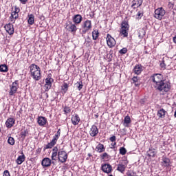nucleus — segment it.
I'll return each mask as SVG.
<instances>
[{"mask_svg":"<svg viewBox=\"0 0 176 176\" xmlns=\"http://www.w3.org/2000/svg\"><path fill=\"white\" fill-rule=\"evenodd\" d=\"M150 80L153 82V86L155 90L160 92L167 93L170 91L171 86L170 82L166 81L161 74H154L150 77Z\"/></svg>","mask_w":176,"mask_h":176,"instance_id":"f257e3e1","label":"nucleus"},{"mask_svg":"<svg viewBox=\"0 0 176 176\" xmlns=\"http://www.w3.org/2000/svg\"><path fill=\"white\" fill-rule=\"evenodd\" d=\"M30 73L34 80L38 81L42 79V74L41 73V67L33 63L29 66Z\"/></svg>","mask_w":176,"mask_h":176,"instance_id":"f03ea898","label":"nucleus"},{"mask_svg":"<svg viewBox=\"0 0 176 176\" xmlns=\"http://www.w3.org/2000/svg\"><path fill=\"white\" fill-rule=\"evenodd\" d=\"M60 134H61V129H58L56 133L53 137V139L52 140V141L44 146L43 151H45L46 149H52V148H53L54 145L57 144V140L60 138Z\"/></svg>","mask_w":176,"mask_h":176,"instance_id":"7ed1b4c3","label":"nucleus"},{"mask_svg":"<svg viewBox=\"0 0 176 176\" xmlns=\"http://www.w3.org/2000/svg\"><path fill=\"white\" fill-rule=\"evenodd\" d=\"M82 30V34L85 35L87 31H90L91 30V21L87 20L84 21L81 25Z\"/></svg>","mask_w":176,"mask_h":176,"instance_id":"20e7f679","label":"nucleus"},{"mask_svg":"<svg viewBox=\"0 0 176 176\" xmlns=\"http://www.w3.org/2000/svg\"><path fill=\"white\" fill-rule=\"evenodd\" d=\"M19 89V80H16L10 86L9 96H14L17 93Z\"/></svg>","mask_w":176,"mask_h":176,"instance_id":"39448f33","label":"nucleus"},{"mask_svg":"<svg viewBox=\"0 0 176 176\" xmlns=\"http://www.w3.org/2000/svg\"><path fill=\"white\" fill-rule=\"evenodd\" d=\"M166 14V10H164L163 8H158L155 10L154 17L157 20H162L163 16Z\"/></svg>","mask_w":176,"mask_h":176,"instance_id":"423d86ee","label":"nucleus"},{"mask_svg":"<svg viewBox=\"0 0 176 176\" xmlns=\"http://www.w3.org/2000/svg\"><path fill=\"white\" fill-rule=\"evenodd\" d=\"M58 159L60 163H65L68 159V154L64 151L59 150L58 152Z\"/></svg>","mask_w":176,"mask_h":176,"instance_id":"0eeeda50","label":"nucleus"},{"mask_svg":"<svg viewBox=\"0 0 176 176\" xmlns=\"http://www.w3.org/2000/svg\"><path fill=\"white\" fill-rule=\"evenodd\" d=\"M106 41L107 46H109L110 49H112V47H115V45H116V41L109 34H107Z\"/></svg>","mask_w":176,"mask_h":176,"instance_id":"6e6552de","label":"nucleus"},{"mask_svg":"<svg viewBox=\"0 0 176 176\" xmlns=\"http://www.w3.org/2000/svg\"><path fill=\"white\" fill-rule=\"evenodd\" d=\"M53 82H54V80L52 78H47L45 79V84L44 85L45 93H47V91L52 89Z\"/></svg>","mask_w":176,"mask_h":176,"instance_id":"1a4fd4ad","label":"nucleus"},{"mask_svg":"<svg viewBox=\"0 0 176 176\" xmlns=\"http://www.w3.org/2000/svg\"><path fill=\"white\" fill-rule=\"evenodd\" d=\"M69 24L66 25V28L69 31V32H71V34H76V31H78V28H76V24L72 23V22L69 21Z\"/></svg>","mask_w":176,"mask_h":176,"instance_id":"9d476101","label":"nucleus"},{"mask_svg":"<svg viewBox=\"0 0 176 176\" xmlns=\"http://www.w3.org/2000/svg\"><path fill=\"white\" fill-rule=\"evenodd\" d=\"M101 170L106 174H111L112 173V166L109 164H102Z\"/></svg>","mask_w":176,"mask_h":176,"instance_id":"9b49d317","label":"nucleus"},{"mask_svg":"<svg viewBox=\"0 0 176 176\" xmlns=\"http://www.w3.org/2000/svg\"><path fill=\"white\" fill-rule=\"evenodd\" d=\"M52 164H54V162H52V160L49 157L43 158L41 162V166H43V168L45 167H50Z\"/></svg>","mask_w":176,"mask_h":176,"instance_id":"f8f14e48","label":"nucleus"},{"mask_svg":"<svg viewBox=\"0 0 176 176\" xmlns=\"http://www.w3.org/2000/svg\"><path fill=\"white\" fill-rule=\"evenodd\" d=\"M170 162V160L168 157L163 155L162 157L161 166L162 167H170V164H171Z\"/></svg>","mask_w":176,"mask_h":176,"instance_id":"ddd939ff","label":"nucleus"},{"mask_svg":"<svg viewBox=\"0 0 176 176\" xmlns=\"http://www.w3.org/2000/svg\"><path fill=\"white\" fill-rule=\"evenodd\" d=\"M16 124V119L13 118H8L6 121V126L7 129H12Z\"/></svg>","mask_w":176,"mask_h":176,"instance_id":"4468645a","label":"nucleus"},{"mask_svg":"<svg viewBox=\"0 0 176 176\" xmlns=\"http://www.w3.org/2000/svg\"><path fill=\"white\" fill-rule=\"evenodd\" d=\"M4 28L9 35H13V34H14V28L13 27V24L8 23L4 26Z\"/></svg>","mask_w":176,"mask_h":176,"instance_id":"2eb2a0df","label":"nucleus"},{"mask_svg":"<svg viewBox=\"0 0 176 176\" xmlns=\"http://www.w3.org/2000/svg\"><path fill=\"white\" fill-rule=\"evenodd\" d=\"M72 20H73V23H74V24L78 25V24H80V23H82V21L83 20V17H82V15L78 14L74 15L72 17Z\"/></svg>","mask_w":176,"mask_h":176,"instance_id":"dca6fc26","label":"nucleus"},{"mask_svg":"<svg viewBox=\"0 0 176 176\" xmlns=\"http://www.w3.org/2000/svg\"><path fill=\"white\" fill-rule=\"evenodd\" d=\"M79 122H80L79 115L74 114L72 116V123L74 124V126H78V124H79Z\"/></svg>","mask_w":176,"mask_h":176,"instance_id":"f3484780","label":"nucleus"},{"mask_svg":"<svg viewBox=\"0 0 176 176\" xmlns=\"http://www.w3.org/2000/svg\"><path fill=\"white\" fill-rule=\"evenodd\" d=\"M89 134L91 137H96L97 134H98V128L95 124L91 126V128L89 131Z\"/></svg>","mask_w":176,"mask_h":176,"instance_id":"a211bd4d","label":"nucleus"},{"mask_svg":"<svg viewBox=\"0 0 176 176\" xmlns=\"http://www.w3.org/2000/svg\"><path fill=\"white\" fill-rule=\"evenodd\" d=\"M37 123L38 126H45V124L47 123V119H46V118L43 116H39L37 118Z\"/></svg>","mask_w":176,"mask_h":176,"instance_id":"6ab92c4d","label":"nucleus"},{"mask_svg":"<svg viewBox=\"0 0 176 176\" xmlns=\"http://www.w3.org/2000/svg\"><path fill=\"white\" fill-rule=\"evenodd\" d=\"M126 166H127V162H124V163L122 162L118 164V168H117L118 171H120V173H124Z\"/></svg>","mask_w":176,"mask_h":176,"instance_id":"aec40b11","label":"nucleus"},{"mask_svg":"<svg viewBox=\"0 0 176 176\" xmlns=\"http://www.w3.org/2000/svg\"><path fill=\"white\" fill-rule=\"evenodd\" d=\"M142 71V65H136L133 68V72L135 74V75H140Z\"/></svg>","mask_w":176,"mask_h":176,"instance_id":"412c9836","label":"nucleus"},{"mask_svg":"<svg viewBox=\"0 0 176 176\" xmlns=\"http://www.w3.org/2000/svg\"><path fill=\"white\" fill-rule=\"evenodd\" d=\"M142 2L143 0H133L131 8H133V9H135V6H137V8H140V6L142 5Z\"/></svg>","mask_w":176,"mask_h":176,"instance_id":"4be33fe9","label":"nucleus"},{"mask_svg":"<svg viewBox=\"0 0 176 176\" xmlns=\"http://www.w3.org/2000/svg\"><path fill=\"white\" fill-rule=\"evenodd\" d=\"M96 152H99V153H102V152H105V147L104 146V144L99 143L96 146Z\"/></svg>","mask_w":176,"mask_h":176,"instance_id":"5701e85b","label":"nucleus"},{"mask_svg":"<svg viewBox=\"0 0 176 176\" xmlns=\"http://www.w3.org/2000/svg\"><path fill=\"white\" fill-rule=\"evenodd\" d=\"M27 136H28V129H24L20 133V137L22 141H24V140H25V137Z\"/></svg>","mask_w":176,"mask_h":176,"instance_id":"b1692460","label":"nucleus"},{"mask_svg":"<svg viewBox=\"0 0 176 176\" xmlns=\"http://www.w3.org/2000/svg\"><path fill=\"white\" fill-rule=\"evenodd\" d=\"M146 153L148 157H155V156H156V153H157L155 148H149Z\"/></svg>","mask_w":176,"mask_h":176,"instance_id":"393cba45","label":"nucleus"},{"mask_svg":"<svg viewBox=\"0 0 176 176\" xmlns=\"http://www.w3.org/2000/svg\"><path fill=\"white\" fill-rule=\"evenodd\" d=\"M25 161V155H24L23 153H22V155H19L16 160L17 164H22L23 162Z\"/></svg>","mask_w":176,"mask_h":176,"instance_id":"a878e982","label":"nucleus"},{"mask_svg":"<svg viewBox=\"0 0 176 176\" xmlns=\"http://www.w3.org/2000/svg\"><path fill=\"white\" fill-rule=\"evenodd\" d=\"M166 110L164 109H161L157 111V116H159L161 119H164L166 116Z\"/></svg>","mask_w":176,"mask_h":176,"instance_id":"bb28decb","label":"nucleus"},{"mask_svg":"<svg viewBox=\"0 0 176 176\" xmlns=\"http://www.w3.org/2000/svg\"><path fill=\"white\" fill-rule=\"evenodd\" d=\"M130 123H131V119L130 118V116H125L124 120V126L125 127H129V124H130Z\"/></svg>","mask_w":176,"mask_h":176,"instance_id":"cd10ccee","label":"nucleus"},{"mask_svg":"<svg viewBox=\"0 0 176 176\" xmlns=\"http://www.w3.org/2000/svg\"><path fill=\"white\" fill-rule=\"evenodd\" d=\"M98 36H100V32H98V30H94L92 32V39L94 41H97Z\"/></svg>","mask_w":176,"mask_h":176,"instance_id":"c85d7f7f","label":"nucleus"},{"mask_svg":"<svg viewBox=\"0 0 176 176\" xmlns=\"http://www.w3.org/2000/svg\"><path fill=\"white\" fill-rule=\"evenodd\" d=\"M28 17L29 18L28 20V23L30 25H32V24H34V23L35 21V16H34V14H31L28 15Z\"/></svg>","mask_w":176,"mask_h":176,"instance_id":"c756f323","label":"nucleus"},{"mask_svg":"<svg viewBox=\"0 0 176 176\" xmlns=\"http://www.w3.org/2000/svg\"><path fill=\"white\" fill-rule=\"evenodd\" d=\"M130 28V26L129 25V22L127 21H123L121 24V30H128Z\"/></svg>","mask_w":176,"mask_h":176,"instance_id":"7c9ffc66","label":"nucleus"},{"mask_svg":"<svg viewBox=\"0 0 176 176\" xmlns=\"http://www.w3.org/2000/svg\"><path fill=\"white\" fill-rule=\"evenodd\" d=\"M69 87V85H68L67 82H64L61 86V90L63 91V93H67V91H68Z\"/></svg>","mask_w":176,"mask_h":176,"instance_id":"2f4dec72","label":"nucleus"},{"mask_svg":"<svg viewBox=\"0 0 176 176\" xmlns=\"http://www.w3.org/2000/svg\"><path fill=\"white\" fill-rule=\"evenodd\" d=\"M8 71H9L8 65H0V72H8Z\"/></svg>","mask_w":176,"mask_h":176,"instance_id":"473e14b6","label":"nucleus"},{"mask_svg":"<svg viewBox=\"0 0 176 176\" xmlns=\"http://www.w3.org/2000/svg\"><path fill=\"white\" fill-rule=\"evenodd\" d=\"M127 31L129 30L126 29H120V34L121 35H123L124 38H127V36H129V32Z\"/></svg>","mask_w":176,"mask_h":176,"instance_id":"72a5a7b5","label":"nucleus"},{"mask_svg":"<svg viewBox=\"0 0 176 176\" xmlns=\"http://www.w3.org/2000/svg\"><path fill=\"white\" fill-rule=\"evenodd\" d=\"M18 18H19V14H17V12L13 11L10 17V19H11V21H13L12 19H18Z\"/></svg>","mask_w":176,"mask_h":176,"instance_id":"f704fd0d","label":"nucleus"},{"mask_svg":"<svg viewBox=\"0 0 176 176\" xmlns=\"http://www.w3.org/2000/svg\"><path fill=\"white\" fill-rule=\"evenodd\" d=\"M76 87L79 91H80L81 89H83V82L82 81L77 82L76 83Z\"/></svg>","mask_w":176,"mask_h":176,"instance_id":"c9c22d12","label":"nucleus"},{"mask_svg":"<svg viewBox=\"0 0 176 176\" xmlns=\"http://www.w3.org/2000/svg\"><path fill=\"white\" fill-rule=\"evenodd\" d=\"M14 138H13V137L12 136H10L8 138V143L10 144V145H14Z\"/></svg>","mask_w":176,"mask_h":176,"instance_id":"e433bc0d","label":"nucleus"},{"mask_svg":"<svg viewBox=\"0 0 176 176\" xmlns=\"http://www.w3.org/2000/svg\"><path fill=\"white\" fill-rule=\"evenodd\" d=\"M51 158L52 160H57L58 159V153H52Z\"/></svg>","mask_w":176,"mask_h":176,"instance_id":"4c0bfd02","label":"nucleus"},{"mask_svg":"<svg viewBox=\"0 0 176 176\" xmlns=\"http://www.w3.org/2000/svg\"><path fill=\"white\" fill-rule=\"evenodd\" d=\"M126 153H127V150H126V148L121 147L120 148V154L122 155V156H123V155H126Z\"/></svg>","mask_w":176,"mask_h":176,"instance_id":"58836bf2","label":"nucleus"},{"mask_svg":"<svg viewBox=\"0 0 176 176\" xmlns=\"http://www.w3.org/2000/svg\"><path fill=\"white\" fill-rule=\"evenodd\" d=\"M63 111H64L65 115H67V113H71V108L65 106L63 109Z\"/></svg>","mask_w":176,"mask_h":176,"instance_id":"ea45409f","label":"nucleus"},{"mask_svg":"<svg viewBox=\"0 0 176 176\" xmlns=\"http://www.w3.org/2000/svg\"><path fill=\"white\" fill-rule=\"evenodd\" d=\"M100 158L104 159H109V155L107 153H104L103 154L100 155Z\"/></svg>","mask_w":176,"mask_h":176,"instance_id":"a19ab883","label":"nucleus"},{"mask_svg":"<svg viewBox=\"0 0 176 176\" xmlns=\"http://www.w3.org/2000/svg\"><path fill=\"white\" fill-rule=\"evenodd\" d=\"M120 54H126L127 53V48L124 47L119 51Z\"/></svg>","mask_w":176,"mask_h":176,"instance_id":"79ce46f5","label":"nucleus"},{"mask_svg":"<svg viewBox=\"0 0 176 176\" xmlns=\"http://www.w3.org/2000/svg\"><path fill=\"white\" fill-rule=\"evenodd\" d=\"M126 175H127V176H135V172H133V171L129 170V171L126 173Z\"/></svg>","mask_w":176,"mask_h":176,"instance_id":"37998d69","label":"nucleus"},{"mask_svg":"<svg viewBox=\"0 0 176 176\" xmlns=\"http://www.w3.org/2000/svg\"><path fill=\"white\" fill-rule=\"evenodd\" d=\"M132 80L133 83H138V77L137 76H133L132 78Z\"/></svg>","mask_w":176,"mask_h":176,"instance_id":"c03bdc74","label":"nucleus"},{"mask_svg":"<svg viewBox=\"0 0 176 176\" xmlns=\"http://www.w3.org/2000/svg\"><path fill=\"white\" fill-rule=\"evenodd\" d=\"M161 68L163 69H166V63H164V60H162V63H160Z\"/></svg>","mask_w":176,"mask_h":176,"instance_id":"a18cd8bd","label":"nucleus"},{"mask_svg":"<svg viewBox=\"0 0 176 176\" xmlns=\"http://www.w3.org/2000/svg\"><path fill=\"white\" fill-rule=\"evenodd\" d=\"M85 43H91V38H90V36H87L85 39Z\"/></svg>","mask_w":176,"mask_h":176,"instance_id":"49530a36","label":"nucleus"},{"mask_svg":"<svg viewBox=\"0 0 176 176\" xmlns=\"http://www.w3.org/2000/svg\"><path fill=\"white\" fill-rule=\"evenodd\" d=\"M3 176H10V173H9V170H6L3 172Z\"/></svg>","mask_w":176,"mask_h":176,"instance_id":"de8ad7c7","label":"nucleus"},{"mask_svg":"<svg viewBox=\"0 0 176 176\" xmlns=\"http://www.w3.org/2000/svg\"><path fill=\"white\" fill-rule=\"evenodd\" d=\"M109 140L111 142H115V141H116V136L113 135L110 137Z\"/></svg>","mask_w":176,"mask_h":176,"instance_id":"09e8293b","label":"nucleus"},{"mask_svg":"<svg viewBox=\"0 0 176 176\" xmlns=\"http://www.w3.org/2000/svg\"><path fill=\"white\" fill-rule=\"evenodd\" d=\"M52 153H58V147L54 146L52 149Z\"/></svg>","mask_w":176,"mask_h":176,"instance_id":"8fccbe9b","label":"nucleus"},{"mask_svg":"<svg viewBox=\"0 0 176 176\" xmlns=\"http://www.w3.org/2000/svg\"><path fill=\"white\" fill-rule=\"evenodd\" d=\"M137 16H138V19H141V17H142V16H144V12L139 11L137 14Z\"/></svg>","mask_w":176,"mask_h":176,"instance_id":"3c124183","label":"nucleus"},{"mask_svg":"<svg viewBox=\"0 0 176 176\" xmlns=\"http://www.w3.org/2000/svg\"><path fill=\"white\" fill-rule=\"evenodd\" d=\"M107 57H108L109 62L112 61V57H113L112 54H108Z\"/></svg>","mask_w":176,"mask_h":176,"instance_id":"603ef678","label":"nucleus"},{"mask_svg":"<svg viewBox=\"0 0 176 176\" xmlns=\"http://www.w3.org/2000/svg\"><path fill=\"white\" fill-rule=\"evenodd\" d=\"M168 8L169 9H173V8H174V4L171 2H169L168 4Z\"/></svg>","mask_w":176,"mask_h":176,"instance_id":"864d4df0","label":"nucleus"},{"mask_svg":"<svg viewBox=\"0 0 176 176\" xmlns=\"http://www.w3.org/2000/svg\"><path fill=\"white\" fill-rule=\"evenodd\" d=\"M20 1V2H21V3L23 4V5H25V3H27V1H28V0H19Z\"/></svg>","mask_w":176,"mask_h":176,"instance_id":"5fc2aeb1","label":"nucleus"},{"mask_svg":"<svg viewBox=\"0 0 176 176\" xmlns=\"http://www.w3.org/2000/svg\"><path fill=\"white\" fill-rule=\"evenodd\" d=\"M41 151H42V148H37L36 153H38V154L41 153Z\"/></svg>","mask_w":176,"mask_h":176,"instance_id":"6e6d98bb","label":"nucleus"},{"mask_svg":"<svg viewBox=\"0 0 176 176\" xmlns=\"http://www.w3.org/2000/svg\"><path fill=\"white\" fill-rule=\"evenodd\" d=\"M134 85L136 87H138V86H140V85H141V82H134Z\"/></svg>","mask_w":176,"mask_h":176,"instance_id":"4d7b16f0","label":"nucleus"},{"mask_svg":"<svg viewBox=\"0 0 176 176\" xmlns=\"http://www.w3.org/2000/svg\"><path fill=\"white\" fill-rule=\"evenodd\" d=\"M14 12H16V14H19V12H20V10L17 8H15V10Z\"/></svg>","mask_w":176,"mask_h":176,"instance_id":"13d9d810","label":"nucleus"},{"mask_svg":"<svg viewBox=\"0 0 176 176\" xmlns=\"http://www.w3.org/2000/svg\"><path fill=\"white\" fill-rule=\"evenodd\" d=\"M173 41L174 43H176V35L173 38Z\"/></svg>","mask_w":176,"mask_h":176,"instance_id":"bf43d9fd","label":"nucleus"},{"mask_svg":"<svg viewBox=\"0 0 176 176\" xmlns=\"http://www.w3.org/2000/svg\"><path fill=\"white\" fill-rule=\"evenodd\" d=\"M111 145L112 148H115V146L116 145V142L111 143Z\"/></svg>","mask_w":176,"mask_h":176,"instance_id":"052dcab7","label":"nucleus"},{"mask_svg":"<svg viewBox=\"0 0 176 176\" xmlns=\"http://www.w3.org/2000/svg\"><path fill=\"white\" fill-rule=\"evenodd\" d=\"M138 37H139V38H142V36H141V34H139V35H138Z\"/></svg>","mask_w":176,"mask_h":176,"instance_id":"680f3d73","label":"nucleus"},{"mask_svg":"<svg viewBox=\"0 0 176 176\" xmlns=\"http://www.w3.org/2000/svg\"><path fill=\"white\" fill-rule=\"evenodd\" d=\"M46 96H47V97H49V95L47 94V93H46Z\"/></svg>","mask_w":176,"mask_h":176,"instance_id":"e2e57ef3","label":"nucleus"},{"mask_svg":"<svg viewBox=\"0 0 176 176\" xmlns=\"http://www.w3.org/2000/svg\"><path fill=\"white\" fill-rule=\"evenodd\" d=\"M88 156H89V157L91 156V154L89 153V154H88Z\"/></svg>","mask_w":176,"mask_h":176,"instance_id":"0e129e2a","label":"nucleus"},{"mask_svg":"<svg viewBox=\"0 0 176 176\" xmlns=\"http://www.w3.org/2000/svg\"><path fill=\"white\" fill-rule=\"evenodd\" d=\"M1 127H0V133H1Z\"/></svg>","mask_w":176,"mask_h":176,"instance_id":"69168bd1","label":"nucleus"},{"mask_svg":"<svg viewBox=\"0 0 176 176\" xmlns=\"http://www.w3.org/2000/svg\"><path fill=\"white\" fill-rule=\"evenodd\" d=\"M23 110H22V109H21V111H22Z\"/></svg>","mask_w":176,"mask_h":176,"instance_id":"338daca9","label":"nucleus"},{"mask_svg":"<svg viewBox=\"0 0 176 176\" xmlns=\"http://www.w3.org/2000/svg\"><path fill=\"white\" fill-rule=\"evenodd\" d=\"M94 43H97V42H94Z\"/></svg>","mask_w":176,"mask_h":176,"instance_id":"774afa93","label":"nucleus"}]
</instances>
